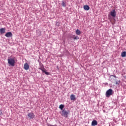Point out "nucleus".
Instances as JSON below:
<instances>
[{
	"instance_id": "f03ea898",
	"label": "nucleus",
	"mask_w": 126,
	"mask_h": 126,
	"mask_svg": "<svg viewBox=\"0 0 126 126\" xmlns=\"http://www.w3.org/2000/svg\"><path fill=\"white\" fill-rule=\"evenodd\" d=\"M70 111L68 110L67 111H65V110L63 109L62 112V116L63 117H65V118H67V116L68 114H69Z\"/></svg>"
},
{
	"instance_id": "4468645a",
	"label": "nucleus",
	"mask_w": 126,
	"mask_h": 126,
	"mask_svg": "<svg viewBox=\"0 0 126 126\" xmlns=\"http://www.w3.org/2000/svg\"><path fill=\"white\" fill-rule=\"evenodd\" d=\"M62 6H63V7H65V6H66V4H65L64 0L62 1Z\"/></svg>"
},
{
	"instance_id": "1a4fd4ad",
	"label": "nucleus",
	"mask_w": 126,
	"mask_h": 126,
	"mask_svg": "<svg viewBox=\"0 0 126 126\" xmlns=\"http://www.w3.org/2000/svg\"><path fill=\"white\" fill-rule=\"evenodd\" d=\"M70 100L71 101H75V100H76V98H75V95H74V94H71L70 96Z\"/></svg>"
},
{
	"instance_id": "423d86ee",
	"label": "nucleus",
	"mask_w": 126,
	"mask_h": 126,
	"mask_svg": "<svg viewBox=\"0 0 126 126\" xmlns=\"http://www.w3.org/2000/svg\"><path fill=\"white\" fill-rule=\"evenodd\" d=\"M39 69H40V70H42L43 72H44V73H45L46 75H50V73L48 72H47V70H46V69L44 68H39Z\"/></svg>"
},
{
	"instance_id": "7ed1b4c3",
	"label": "nucleus",
	"mask_w": 126,
	"mask_h": 126,
	"mask_svg": "<svg viewBox=\"0 0 126 126\" xmlns=\"http://www.w3.org/2000/svg\"><path fill=\"white\" fill-rule=\"evenodd\" d=\"M105 95L106 97H108L112 96V95H113V90H112V89H110L107 90L106 92Z\"/></svg>"
},
{
	"instance_id": "6ab92c4d",
	"label": "nucleus",
	"mask_w": 126,
	"mask_h": 126,
	"mask_svg": "<svg viewBox=\"0 0 126 126\" xmlns=\"http://www.w3.org/2000/svg\"><path fill=\"white\" fill-rule=\"evenodd\" d=\"M116 84H117V85H119V84H120V81H116Z\"/></svg>"
},
{
	"instance_id": "dca6fc26",
	"label": "nucleus",
	"mask_w": 126,
	"mask_h": 126,
	"mask_svg": "<svg viewBox=\"0 0 126 126\" xmlns=\"http://www.w3.org/2000/svg\"><path fill=\"white\" fill-rule=\"evenodd\" d=\"M64 107V105L63 104H61L60 105L59 108L61 110H62L63 111Z\"/></svg>"
},
{
	"instance_id": "20e7f679",
	"label": "nucleus",
	"mask_w": 126,
	"mask_h": 126,
	"mask_svg": "<svg viewBox=\"0 0 126 126\" xmlns=\"http://www.w3.org/2000/svg\"><path fill=\"white\" fill-rule=\"evenodd\" d=\"M28 116L29 120H33V119H35V115L32 112L29 113Z\"/></svg>"
},
{
	"instance_id": "aec40b11",
	"label": "nucleus",
	"mask_w": 126,
	"mask_h": 126,
	"mask_svg": "<svg viewBox=\"0 0 126 126\" xmlns=\"http://www.w3.org/2000/svg\"><path fill=\"white\" fill-rule=\"evenodd\" d=\"M2 115V111L1 110H0V116H1Z\"/></svg>"
},
{
	"instance_id": "9d476101",
	"label": "nucleus",
	"mask_w": 126,
	"mask_h": 126,
	"mask_svg": "<svg viewBox=\"0 0 126 126\" xmlns=\"http://www.w3.org/2000/svg\"><path fill=\"white\" fill-rule=\"evenodd\" d=\"M97 125H98V123L97 122V121L94 120V121H92V126H97Z\"/></svg>"
},
{
	"instance_id": "ddd939ff",
	"label": "nucleus",
	"mask_w": 126,
	"mask_h": 126,
	"mask_svg": "<svg viewBox=\"0 0 126 126\" xmlns=\"http://www.w3.org/2000/svg\"><path fill=\"white\" fill-rule=\"evenodd\" d=\"M84 9H85V10H89V9H90V8L89 7V6H88V5H86L84 6Z\"/></svg>"
},
{
	"instance_id": "f3484780",
	"label": "nucleus",
	"mask_w": 126,
	"mask_h": 126,
	"mask_svg": "<svg viewBox=\"0 0 126 126\" xmlns=\"http://www.w3.org/2000/svg\"><path fill=\"white\" fill-rule=\"evenodd\" d=\"M74 40H78V39H79V37H78V36H75L74 37H73Z\"/></svg>"
},
{
	"instance_id": "2eb2a0df",
	"label": "nucleus",
	"mask_w": 126,
	"mask_h": 126,
	"mask_svg": "<svg viewBox=\"0 0 126 126\" xmlns=\"http://www.w3.org/2000/svg\"><path fill=\"white\" fill-rule=\"evenodd\" d=\"M76 35H79L80 34H81V32H80L79 30H77L76 31Z\"/></svg>"
},
{
	"instance_id": "f257e3e1",
	"label": "nucleus",
	"mask_w": 126,
	"mask_h": 126,
	"mask_svg": "<svg viewBox=\"0 0 126 126\" xmlns=\"http://www.w3.org/2000/svg\"><path fill=\"white\" fill-rule=\"evenodd\" d=\"M8 63L11 66H14L15 64V58L8 57Z\"/></svg>"
},
{
	"instance_id": "412c9836",
	"label": "nucleus",
	"mask_w": 126,
	"mask_h": 126,
	"mask_svg": "<svg viewBox=\"0 0 126 126\" xmlns=\"http://www.w3.org/2000/svg\"><path fill=\"white\" fill-rule=\"evenodd\" d=\"M125 78H126V76H125Z\"/></svg>"
},
{
	"instance_id": "39448f33",
	"label": "nucleus",
	"mask_w": 126,
	"mask_h": 126,
	"mask_svg": "<svg viewBox=\"0 0 126 126\" xmlns=\"http://www.w3.org/2000/svg\"><path fill=\"white\" fill-rule=\"evenodd\" d=\"M110 15L112 16V17H116L117 14H116V10L115 9L110 12Z\"/></svg>"
},
{
	"instance_id": "9b49d317",
	"label": "nucleus",
	"mask_w": 126,
	"mask_h": 126,
	"mask_svg": "<svg viewBox=\"0 0 126 126\" xmlns=\"http://www.w3.org/2000/svg\"><path fill=\"white\" fill-rule=\"evenodd\" d=\"M0 34H4V33H5V28L0 29Z\"/></svg>"
},
{
	"instance_id": "a211bd4d",
	"label": "nucleus",
	"mask_w": 126,
	"mask_h": 126,
	"mask_svg": "<svg viewBox=\"0 0 126 126\" xmlns=\"http://www.w3.org/2000/svg\"><path fill=\"white\" fill-rule=\"evenodd\" d=\"M56 24L57 26L59 27V26H60V24H61V23H60V22H58L56 23Z\"/></svg>"
},
{
	"instance_id": "0eeeda50",
	"label": "nucleus",
	"mask_w": 126,
	"mask_h": 126,
	"mask_svg": "<svg viewBox=\"0 0 126 126\" xmlns=\"http://www.w3.org/2000/svg\"><path fill=\"white\" fill-rule=\"evenodd\" d=\"M5 37H7V38H10V37H12V33L11 32H7L5 34Z\"/></svg>"
},
{
	"instance_id": "6e6552de",
	"label": "nucleus",
	"mask_w": 126,
	"mask_h": 126,
	"mask_svg": "<svg viewBox=\"0 0 126 126\" xmlns=\"http://www.w3.org/2000/svg\"><path fill=\"white\" fill-rule=\"evenodd\" d=\"M24 68L25 69V70H28L29 69V65L28 63H26L24 65Z\"/></svg>"
},
{
	"instance_id": "f8f14e48",
	"label": "nucleus",
	"mask_w": 126,
	"mask_h": 126,
	"mask_svg": "<svg viewBox=\"0 0 126 126\" xmlns=\"http://www.w3.org/2000/svg\"><path fill=\"white\" fill-rule=\"evenodd\" d=\"M121 56L122 58H126V51H123L121 53Z\"/></svg>"
}]
</instances>
